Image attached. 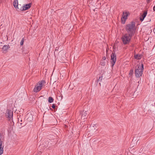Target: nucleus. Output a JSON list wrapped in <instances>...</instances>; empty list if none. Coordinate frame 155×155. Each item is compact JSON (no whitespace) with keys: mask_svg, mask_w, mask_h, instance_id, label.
Returning a JSON list of instances; mask_svg holds the SVG:
<instances>
[{"mask_svg":"<svg viewBox=\"0 0 155 155\" xmlns=\"http://www.w3.org/2000/svg\"><path fill=\"white\" fill-rule=\"evenodd\" d=\"M89 132L91 135H93L97 134V129L95 125L91 126L90 127Z\"/></svg>","mask_w":155,"mask_h":155,"instance_id":"obj_5","label":"nucleus"},{"mask_svg":"<svg viewBox=\"0 0 155 155\" xmlns=\"http://www.w3.org/2000/svg\"><path fill=\"white\" fill-rule=\"evenodd\" d=\"M24 40H25L24 38H23L22 39V40H21V41L20 42V45H21L22 46V45H23V44H24Z\"/></svg>","mask_w":155,"mask_h":155,"instance_id":"obj_19","label":"nucleus"},{"mask_svg":"<svg viewBox=\"0 0 155 155\" xmlns=\"http://www.w3.org/2000/svg\"><path fill=\"white\" fill-rule=\"evenodd\" d=\"M106 57H105V56H104L102 58V59L101 60H104V61H105V60L106 61Z\"/></svg>","mask_w":155,"mask_h":155,"instance_id":"obj_23","label":"nucleus"},{"mask_svg":"<svg viewBox=\"0 0 155 155\" xmlns=\"http://www.w3.org/2000/svg\"><path fill=\"white\" fill-rule=\"evenodd\" d=\"M6 116L7 117L9 118V120H11L13 117V112L12 111L10 110L7 109L6 112Z\"/></svg>","mask_w":155,"mask_h":155,"instance_id":"obj_8","label":"nucleus"},{"mask_svg":"<svg viewBox=\"0 0 155 155\" xmlns=\"http://www.w3.org/2000/svg\"><path fill=\"white\" fill-rule=\"evenodd\" d=\"M134 58L135 59H136L137 60H139L141 59V55L140 54H137L135 55Z\"/></svg>","mask_w":155,"mask_h":155,"instance_id":"obj_14","label":"nucleus"},{"mask_svg":"<svg viewBox=\"0 0 155 155\" xmlns=\"http://www.w3.org/2000/svg\"><path fill=\"white\" fill-rule=\"evenodd\" d=\"M55 104H52V107L53 109H54L55 108Z\"/></svg>","mask_w":155,"mask_h":155,"instance_id":"obj_22","label":"nucleus"},{"mask_svg":"<svg viewBox=\"0 0 155 155\" xmlns=\"http://www.w3.org/2000/svg\"><path fill=\"white\" fill-rule=\"evenodd\" d=\"M147 14V11H145L143 14L141 15V16L140 17V20L141 21H143L144 20V18L146 16Z\"/></svg>","mask_w":155,"mask_h":155,"instance_id":"obj_10","label":"nucleus"},{"mask_svg":"<svg viewBox=\"0 0 155 155\" xmlns=\"http://www.w3.org/2000/svg\"><path fill=\"white\" fill-rule=\"evenodd\" d=\"M128 12H123L122 17L121 18L122 23L124 24L125 22V20L127 19V17L128 16Z\"/></svg>","mask_w":155,"mask_h":155,"instance_id":"obj_9","label":"nucleus"},{"mask_svg":"<svg viewBox=\"0 0 155 155\" xmlns=\"http://www.w3.org/2000/svg\"><path fill=\"white\" fill-rule=\"evenodd\" d=\"M29 1H31V0H29Z\"/></svg>","mask_w":155,"mask_h":155,"instance_id":"obj_26","label":"nucleus"},{"mask_svg":"<svg viewBox=\"0 0 155 155\" xmlns=\"http://www.w3.org/2000/svg\"><path fill=\"white\" fill-rule=\"evenodd\" d=\"M18 0H14L13 2V5L14 7L16 9L18 8Z\"/></svg>","mask_w":155,"mask_h":155,"instance_id":"obj_11","label":"nucleus"},{"mask_svg":"<svg viewBox=\"0 0 155 155\" xmlns=\"http://www.w3.org/2000/svg\"><path fill=\"white\" fill-rule=\"evenodd\" d=\"M10 46L9 45H4L2 48V50L3 51H7L8 49L10 48Z\"/></svg>","mask_w":155,"mask_h":155,"instance_id":"obj_13","label":"nucleus"},{"mask_svg":"<svg viewBox=\"0 0 155 155\" xmlns=\"http://www.w3.org/2000/svg\"><path fill=\"white\" fill-rule=\"evenodd\" d=\"M125 30L127 33L134 35L136 30L135 23L132 21L125 26Z\"/></svg>","mask_w":155,"mask_h":155,"instance_id":"obj_1","label":"nucleus"},{"mask_svg":"<svg viewBox=\"0 0 155 155\" xmlns=\"http://www.w3.org/2000/svg\"><path fill=\"white\" fill-rule=\"evenodd\" d=\"M146 2L147 3H149L150 2V0H146Z\"/></svg>","mask_w":155,"mask_h":155,"instance_id":"obj_24","label":"nucleus"},{"mask_svg":"<svg viewBox=\"0 0 155 155\" xmlns=\"http://www.w3.org/2000/svg\"><path fill=\"white\" fill-rule=\"evenodd\" d=\"M133 73H134L133 70L132 69L130 70V71L129 74V76L131 77L132 76V74H133Z\"/></svg>","mask_w":155,"mask_h":155,"instance_id":"obj_17","label":"nucleus"},{"mask_svg":"<svg viewBox=\"0 0 155 155\" xmlns=\"http://www.w3.org/2000/svg\"><path fill=\"white\" fill-rule=\"evenodd\" d=\"M102 78H103L102 76H101L100 77H99V78L98 79L97 81H101L102 79Z\"/></svg>","mask_w":155,"mask_h":155,"instance_id":"obj_20","label":"nucleus"},{"mask_svg":"<svg viewBox=\"0 0 155 155\" xmlns=\"http://www.w3.org/2000/svg\"><path fill=\"white\" fill-rule=\"evenodd\" d=\"M45 84V81L44 80L39 81L35 85L33 89V91L36 93L39 91L41 89L42 87Z\"/></svg>","mask_w":155,"mask_h":155,"instance_id":"obj_3","label":"nucleus"},{"mask_svg":"<svg viewBox=\"0 0 155 155\" xmlns=\"http://www.w3.org/2000/svg\"><path fill=\"white\" fill-rule=\"evenodd\" d=\"M87 113H86V111H85V112H84L82 114L81 118L84 119L86 118L87 117Z\"/></svg>","mask_w":155,"mask_h":155,"instance_id":"obj_15","label":"nucleus"},{"mask_svg":"<svg viewBox=\"0 0 155 155\" xmlns=\"http://www.w3.org/2000/svg\"><path fill=\"white\" fill-rule=\"evenodd\" d=\"M133 36L128 33L125 34L123 35L121 39L123 44L125 45L129 44Z\"/></svg>","mask_w":155,"mask_h":155,"instance_id":"obj_2","label":"nucleus"},{"mask_svg":"<svg viewBox=\"0 0 155 155\" xmlns=\"http://www.w3.org/2000/svg\"><path fill=\"white\" fill-rule=\"evenodd\" d=\"M54 99L51 97H48V101L50 103H51L53 102Z\"/></svg>","mask_w":155,"mask_h":155,"instance_id":"obj_16","label":"nucleus"},{"mask_svg":"<svg viewBox=\"0 0 155 155\" xmlns=\"http://www.w3.org/2000/svg\"><path fill=\"white\" fill-rule=\"evenodd\" d=\"M31 5L32 3H31L25 4L23 7H20V10L25 11L28 10L31 7Z\"/></svg>","mask_w":155,"mask_h":155,"instance_id":"obj_7","label":"nucleus"},{"mask_svg":"<svg viewBox=\"0 0 155 155\" xmlns=\"http://www.w3.org/2000/svg\"><path fill=\"white\" fill-rule=\"evenodd\" d=\"M153 10L154 11H155V6L153 7Z\"/></svg>","mask_w":155,"mask_h":155,"instance_id":"obj_25","label":"nucleus"},{"mask_svg":"<svg viewBox=\"0 0 155 155\" xmlns=\"http://www.w3.org/2000/svg\"><path fill=\"white\" fill-rule=\"evenodd\" d=\"M106 63V61L105 60V61H104V60H101L100 64L102 66H104L105 65Z\"/></svg>","mask_w":155,"mask_h":155,"instance_id":"obj_18","label":"nucleus"},{"mask_svg":"<svg viewBox=\"0 0 155 155\" xmlns=\"http://www.w3.org/2000/svg\"><path fill=\"white\" fill-rule=\"evenodd\" d=\"M143 69V64H141V66H139L137 69H135V73L137 78H139L142 76Z\"/></svg>","mask_w":155,"mask_h":155,"instance_id":"obj_4","label":"nucleus"},{"mask_svg":"<svg viewBox=\"0 0 155 155\" xmlns=\"http://www.w3.org/2000/svg\"><path fill=\"white\" fill-rule=\"evenodd\" d=\"M50 141L45 140L43 143V145L45 147H47L49 145Z\"/></svg>","mask_w":155,"mask_h":155,"instance_id":"obj_12","label":"nucleus"},{"mask_svg":"<svg viewBox=\"0 0 155 155\" xmlns=\"http://www.w3.org/2000/svg\"><path fill=\"white\" fill-rule=\"evenodd\" d=\"M23 6H21V5H18V8H16V9L17 10H20V7H23Z\"/></svg>","mask_w":155,"mask_h":155,"instance_id":"obj_21","label":"nucleus"},{"mask_svg":"<svg viewBox=\"0 0 155 155\" xmlns=\"http://www.w3.org/2000/svg\"><path fill=\"white\" fill-rule=\"evenodd\" d=\"M111 66L113 67L116 61V55L114 53H112L111 55Z\"/></svg>","mask_w":155,"mask_h":155,"instance_id":"obj_6","label":"nucleus"}]
</instances>
